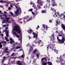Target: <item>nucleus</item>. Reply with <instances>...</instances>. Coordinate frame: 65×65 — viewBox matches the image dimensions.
Wrapping results in <instances>:
<instances>
[{
	"instance_id": "0e129e2a",
	"label": "nucleus",
	"mask_w": 65,
	"mask_h": 65,
	"mask_svg": "<svg viewBox=\"0 0 65 65\" xmlns=\"http://www.w3.org/2000/svg\"><path fill=\"white\" fill-rule=\"evenodd\" d=\"M4 43H6V42L5 41L4 42Z\"/></svg>"
},
{
	"instance_id": "79ce46f5",
	"label": "nucleus",
	"mask_w": 65,
	"mask_h": 65,
	"mask_svg": "<svg viewBox=\"0 0 65 65\" xmlns=\"http://www.w3.org/2000/svg\"><path fill=\"white\" fill-rule=\"evenodd\" d=\"M44 60H45V61H47V59H46V57H45Z\"/></svg>"
},
{
	"instance_id": "58836bf2",
	"label": "nucleus",
	"mask_w": 65,
	"mask_h": 65,
	"mask_svg": "<svg viewBox=\"0 0 65 65\" xmlns=\"http://www.w3.org/2000/svg\"><path fill=\"white\" fill-rule=\"evenodd\" d=\"M24 56H25V55L24 54L21 55V56L22 58H24Z\"/></svg>"
},
{
	"instance_id": "393cba45",
	"label": "nucleus",
	"mask_w": 65,
	"mask_h": 65,
	"mask_svg": "<svg viewBox=\"0 0 65 65\" xmlns=\"http://www.w3.org/2000/svg\"><path fill=\"white\" fill-rule=\"evenodd\" d=\"M21 48V47L20 46H17L16 48V49H18V48Z\"/></svg>"
},
{
	"instance_id": "a211bd4d",
	"label": "nucleus",
	"mask_w": 65,
	"mask_h": 65,
	"mask_svg": "<svg viewBox=\"0 0 65 65\" xmlns=\"http://www.w3.org/2000/svg\"><path fill=\"white\" fill-rule=\"evenodd\" d=\"M65 58V57H64V56H63L61 58H60V61H62L63 60V59H64V58Z\"/></svg>"
},
{
	"instance_id": "0eeeda50",
	"label": "nucleus",
	"mask_w": 65,
	"mask_h": 65,
	"mask_svg": "<svg viewBox=\"0 0 65 65\" xmlns=\"http://www.w3.org/2000/svg\"><path fill=\"white\" fill-rule=\"evenodd\" d=\"M34 12H35L36 13H39V11H38V8L36 7H34Z\"/></svg>"
},
{
	"instance_id": "603ef678",
	"label": "nucleus",
	"mask_w": 65,
	"mask_h": 65,
	"mask_svg": "<svg viewBox=\"0 0 65 65\" xmlns=\"http://www.w3.org/2000/svg\"><path fill=\"white\" fill-rule=\"evenodd\" d=\"M30 20H31V19H28L27 20V22H28V21H29Z\"/></svg>"
},
{
	"instance_id": "5fc2aeb1",
	"label": "nucleus",
	"mask_w": 65,
	"mask_h": 65,
	"mask_svg": "<svg viewBox=\"0 0 65 65\" xmlns=\"http://www.w3.org/2000/svg\"><path fill=\"white\" fill-rule=\"evenodd\" d=\"M1 36H2V37H3V36H4V35H3V34H1Z\"/></svg>"
},
{
	"instance_id": "dca6fc26",
	"label": "nucleus",
	"mask_w": 65,
	"mask_h": 65,
	"mask_svg": "<svg viewBox=\"0 0 65 65\" xmlns=\"http://www.w3.org/2000/svg\"><path fill=\"white\" fill-rule=\"evenodd\" d=\"M27 31H28L29 33L30 34H31V33L32 32V30L31 29H29Z\"/></svg>"
},
{
	"instance_id": "f257e3e1",
	"label": "nucleus",
	"mask_w": 65,
	"mask_h": 65,
	"mask_svg": "<svg viewBox=\"0 0 65 65\" xmlns=\"http://www.w3.org/2000/svg\"><path fill=\"white\" fill-rule=\"evenodd\" d=\"M14 30H12V33L13 35H17V34L14 31H15L16 32L18 33H20L21 32V29L20 27L18 26H15L14 28Z\"/></svg>"
},
{
	"instance_id": "20e7f679",
	"label": "nucleus",
	"mask_w": 65,
	"mask_h": 65,
	"mask_svg": "<svg viewBox=\"0 0 65 65\" xmlns=\"http://www.w3.org/2000/svg\"><path fill=\"white\" fill-rule=\"evenodd\" d=\"M5 19H6L7 20H6L5 19H4V21L2 22V23H6V24L7 23V22L8 23H11V21L9 22V20L10 19V18H5Z\"/></svg>"
},
{
	"instance_id": "f8f14e48",
	"label": "nucleus",
	"mask_w": 65,
	"mask_h": 65,
	"mask_svg": "<svg viewBox=\"0 0 65 65\" xmlns=\"http://www.w3.org/2000/svg\"><path fill=\"white\" fill-rule=\"evenodd\" d=\"M50 3H48L46 4V6L47 8H48L50 7Z\"/></svg>"
},
{
	"instance_id": "338daca9",
	"label": "nucleus",
	"mask_w": 65,
	"mask_h": 65,
	"mask_svg": "<svg viewBox=\"0 0 65 65\" xmlns=\"http://www.w3.org/2000/svg\"><path fill=\"white\" fill-rule=\"evenodd\" d=\"M49 22H50V23H52V22L51 20L49 21Z\"/></svg>"
},
{
	"instance_id": "c9c22d12",
	"label": "nucleus",
	"mask_w": 65,
	"mask_h": 65,
	"mask_svg": "<svg viewBox=\"0 0 65 65\" xmlns=\"http://www.w3.org/2000/svg\"><path fill=\"white\" fill-rule=\"evenodd\" d=\"M14 53H13L11 55V56L12 57V56H14Z\"/></svg>"
},
{
	"instance_id": "473e14b6",
	"label": "nucleus",
	"mask_w": 65,
	"mask_h": 65,
	"mask_svg": "<svg viewBox=\"0 0 65 65\" xmlns=\"http://www.w3.org/2000/svg\"><path fill=\"white\" fill-rule=\"evenodd\" d=\"M6 57L5 56H4L3 58V59H4V60H6Z\"/></svg>"
},
{
	"instance_id": "49530a36",
	"label": "nucleus",
	"mask_w": 65,
	"mask_h": 65,
	"mask_svg": "<svg viewBox=\"0 0 65 65\" xmlns=\"http://www.w3.org/2000/svg\"><path fill=\"white\" fill-rule=\"evenodd\" d=\"M16 37H18V38H20V37L19 36V35H16Z\"/></svg>"
},
{
	"instance_id": "6ab92c4d",
	"label": "nucleus",
	"mask_w": 65,
	"mask_h": 65,
	"mask_svg": "<svg viewBox=\"0 0 65 65\" xmlns=\"http://www.w3.org/2000/svg\"><path fill=\"white\" fill-rule=\"evenodd\" d=\"M44 58H45V57H44V58H42L41 59V62L42 63L43 62V61H44Z\"/></svg>"
},
{
	"instance_id": "c03bdc74",
	"label": "nucleus",
	"mask_w": 65,
	"mask_h": 65,
	"mask_svg": "<svg viewBox=\"0 0 65 65\" xmlns=\"http://www.w3.org/2000/svg\"><path fill=\"white\" fill-rule=\"evenodd\" d=\"M6 25H3V27H6Z\"/></svg>"
},
{
	"instance_id": "4be33fe9",
	"label": "nucleus",
	"mask_w": 65,
	"mask_h": 65,
	"mask_svg": "<svg viewBox=\"0 0 65 65\" xmlns=\"http://www.w3.org/2000/svg\"><path fill=\"white\" fill-rule=\"evenodd\" d=\"M42 13H46V11L44 10H42Z\"/></svg>"
},
{
	"instance_id": "5701e85b",
	"label": "nucleus",
	"mask_w": 65,
	"mask_h": 65,
	"mask_svg": "<svg viewBox=\"0 0 65 65\" xmlns=\"http://www.w3.org/2000/svg\"><path fill=\"white\" fill-rule=\"evenodd\" d=\"M10 40L11 41H12V42H13V43L14 42V41H13V40H12V38H10Z\"/></svg>"
},
{
	"instance_id": "864d4df0",
	"label": "nucleus",
	"mask_w": 65,
	"mask_h": 65,
	"mask_svg": "<svg viewBox=\"0 0 65 65\" xmlns=\"http://www.w3.org/2000/svg\"><path fill=\"white\" fill-rule=\"evenodd\" d=\"M8 9L9 10H10V9H11V8L10 7H9L8 8Z\"/></svg>"
},
{
	"instance_id": "423d86ee",
	"label": "nucleus",
	"mask_w": 65,
	"mask_h": 65,
	"mask_svg": "<svg viewBox=\"0 0 65 65\" xmlns=\"http://www.w3.org/2000/svg\"><path fill=\"white\" fill-rule=\"evenodd\" d=\"M32 34L34 35V37H35L36 38V40H38V39H39L38 38H37V36H38V34H35L34 32H33L32 33Z\"/></svg>"
},
{
	"instance_id": "680f3d73",
	"label": "nucleus",
	"mask_w": 65,
	"mask_h": 65,
	"mask_svg": "<svg viewBox=\"0 0 65 65\" xmlns=\"http://www.w3.org/2000/svg\"><path fill=\"white\" fill-rule=\"evenodd\" d=\"M10 43H11V44H12V43H12V42L11 41H10Z\"/></svg>"
},
{
	"instance_id": "2f4dec72",
	"label": "nucleus",
	"mask_w": 65,
	"mask_h": 65,
	"mask_svg": "<svg viewBox=\"0 0 65 65\" xmlns=\"http://www.w3.org/2000/svg\"><path fill=\"white\" fill-rule=\"evenodd\" d=\"M30 50L31 51H32L33 50V48H32L31 47L30 48Z\"/></svg>"
},
{
	"instance_id": "4c0bfd02",
	"label": "nucleus",
	"mask_w": 65,
	"mask_h": 65,
	"mask_svg": "<svg viewBox=\"0 0 65 65\" xmlns=\"http://www.w3.org/2000/svg\"><path fill=\"white\" fill-rule=\"evenodd\" d=\"M56 62H57V63H59L60 62L59 61V60L57 59L56 60Z\"/></svg>"
},
{
	"instance_id": "13d9d810",
	"label": "nucleus",
	"mask_w": 65,
	"mask_h": 65,
	"mask_svg": "<svg viewBox=\"0 0 65 65\" xmlns=\"http://www.w3.org/2000/svg\"><path fill=\"white\" fill-rule=\"evenodd\" d=\"M5 60H4V59H3L2 60V61L3 62H4V61H5Z\"/></svg>"
},
{
	"instance_id": "f704fd0d",
	"label": "nucleus",
	"mask_w": 65,
	"mask_h": 65,
	"mask_svg": "<svg viewBox=\"0 0 65 65\" xmlns=\"http://www.w3.org/2000/svg\"><path fill=\"white\" fill-rule=\"evenodd\" d=\"M30 4L31 5H32V4H33V5H34V4H35L34 3H33V2H30Z\"/></svg>"
},
{
	"instance_id": "bb28decb",
	"label": "nucleus",
	"mask_w": 65,
	"mask_h": 65,
	"mask_svg": "<svg viewBox=\"0 0 65 65\" xmlns=\"http://www.w3.org/2000/svg\"><path fill=\"white\" fill-rule=\"evenodd\" d=\"M51 10H52L53 11H55V12H56V10H55V9H54L53 8H52L51 9Z\"/></svg>"
},
{
	"instance_id": "bf43d9fd",
	"label": "nucleus",
	"mask_w": 65,
	"mask_h": 65,
	"mask_svg": "<svg viewBox=\"0 0 65 65\" xmlns=\"http://www.w3.org/2000/svg\"><path fill=\"white\" fill-rule=\"evenodd\" d=\"M56 24H58V21H56Z\"/></svg>"
},
{
	"instance_id": "69168bd1",
	"label": "nucleus",
	"mask_w": 65,
	"mask_h": 65,
	"mask_svg": "<svg viewBox=\"0 0 65 65\" xmlns=\"http://www.w3.org/2000/svg\"><path fill=\"white\" fill-rule=\"evenodd\" d=\"M10 6H11V7H13V6H12V5H10Z\"/></svg>"
},
{
	"instance_id": "052dcab7",
	"label": "nucleus",
	"mask_w": 65,
	"mask_h": 65,
	"mask_svg": "<svg viewBox=\"0 0 65 65\" xmlns=\"http://www.w3.org/2000/svg\"><path fill=\"white\" fill-rule=\"evenodd\" d=\"M8 29V27H6L5 28V29Z\"/></svg>"
},
{
	"instance_id": "e433bc0d",
	"label": "nucleus",
	"mask_w": 65,
	"mask_h": 65,
	"mask_svg": "<svg viewBox=\"0 0 65 65\" xmlns=\"http://www.w3.org/2000/svg\"><path fill=\"white\" fill-rule=\"evenodd\" d=\"M43 27L44 28V29H45V25H43Z\"/></svg>"
},
{
	"instance_id": "2eb2a0df",
	"label": "nucleus",
	"mask_w": 65,
	"mask_h": 65,
	"mask_svg": "<svg viewBox=\"0 0 65 65\" xmlns=\"http://www.w3.org/2000/svg\"><path fill=\"white\" fill-rule=\"evenodd\" d=\"M37 52H38V50L36 49H35L33 51V53H36Z\"/></svg>"
},
{
	"instance_id": "39448f33",
	"label": "nucleus",
	"mask_w": 65,
	"mask_h": 65,
	"mask_svg": "<svg viewBox=\"0 0 65 65\" xmlns=\"http://www.w3.org/2000/svg\"><path fill=\"white\" fill-rule=\"evenodd\" d=\"M51 38V41H52L53 42H55L54 40L55 39V38L54 36V34L52 35H51V36L50 37Z\"/></svg>"
},
{
	"instance_id": "774afa93",
	"label": "nucleus",
	"mask_w": 65,
	"mask_h": 65,
	"mask_svg": "<svg viewBox=\"0 0 65 65\" xmlns=\"http://www.w3.org/2000/svg\"><path fill=\"white\" fill-rule=\"evenodd\" d=\"M14 52H16V50H14Z\"/></svg>"
},
{
	"instance_id": "e2e57ef3",
	"label": "nucleus",
	"mask_w": 65,
	"mask_h": 65,
	"mask_svg": "<svg viewBox=\"0 0 65 65\" xmlns=\"http://www.w3.org/2000/svg\"><path fill=\"white\" fill-rule=\"evenodd\" d=\"M4 13H7V12H6V11H5L4 12Z\"/></svg>"
},
{
	"instance_id": "7ed1b4c3",
	"label": "nucleus",
	"mask_w": 65,
	"mask_h": 65,
	"mask_svg": "<svg viewBox=\"0 0 65 65\" xmlns=\"http://www.w3.org/2000/svg\"><path fill=\"white\" fill-rule=\"evenodd\" d=\"M13 5L15 6L16 8L17 9H18L19 10H19L18 9L17 10V11H15L14 12L16 14H18V12H21V9H20V6L19 5H18L16 4H13Z\"/></svg>"
},
{
	"instance_id": "412c9836",
	"label": "nucleus",
	"mask_w": 65,
	"mask_h": 65,
	"mask_svg": "<svg viewBox=\"0 0 65 65\" xmlns=\"http://www.w3.org/2000/svg\"><path fill=\"white\" fill-rule=\"evenodd\" d=\"M5 38L7 41H9V40L6 37H5Z\"/></svg>"
},
{
	"instance_id": "a18cd8bd",
	"label": "nucleus",
	"mask_w": 65,
	"mask_h": 65,
	"mask_svg": "<svg viewBox=\"0 0 65 65\" xmlns=\"http://www.w3.org/2000/svg\"><path fill=\"white\" fill-rule=\"evenodd\" d=\"M10 13L12 15H13V13H12V12H10Z\"/></svg>"
},
{
	"instance_id": "9d476101",
	"label": "nucleus",
	"mask_w": 65,
	"mask_h": 65,
	"mask_svg": "<svg viewBox=\"0 0 65 65\" xmlns=\"http://www.w3.org/2000/svg\"><path fill=\"white\" fill-rule=\"evenodd\" d=\"M4 32H6V36L7 37H8V36H9L8 35V33H9V30H4Z\"/></svg>"
},
{
	"instance_id": "cd10ccee",
	"label": "nucleus",
	"mask_w": 65,
	"mask_h": 65,
	"mask_svg": "<svg viewBox=\"0 0 65 65\" xmlns=\"http://www.w3.org/2000/svg\"><path fill=\"white\" fill-rule=\"evenodd\" d=\"M38 44H39L40 43V42H39V41L40 42H41V40H38Z\"/></svg>"
},
{
	"instance_id": "72a5a7b5",
	"label": "nucleus",
	"mask_w": 65,
	"mask_h": 65,
	"mask_svg": "<svg viewBox=\"0 0 65 65\" xmlns=\"http://www.w3.org/2000/svg\"><path fill=\"white\" fill-rule=\"evenodd\" d=\"M32 10H33V9L31 8V9H29L28 11H32Z\"/></svg>"
},
{
	"instance_id": "7c9ffc66",
	"label": "nucleus",
	"mask_w": 65,
	"mask_h": 65,
	"mask_svg": "<svg viewBox=\"0 0 65 65\" xmlns=\"http://www.w3.org/2000/svg\"><path fill=\"white\" fill-rule=\"evenodd\" d=\"M2 47V45L0 43V49Z\"/></svg>"
},
{
	"instance_id": "09e8293b",
	"label": "nucleus",
	"mask_w": 65,
	"mask_h": 65,
	"mask_svg": "<svg viewBox=\"0 0 65 65\" xmlns=\"http://www.w3.org/2000/svg\"><path fill=\"white\" fill-rule=\"evenodd\" d=\"M46 31H47V25H46Z\"/></svg>"
},
{
	"instance_id": "9b49d317",
	"label": "nucleus",
	"mask_w": 65,
	"mask_h": 65,
	"mask_svg": "<svg viewBox=\"0 0 65 65\" xmlns=\"http://www.w3.org/2000/svg\"><path fill=\"white\" fill-rule=\"evenodd\" d=\"M51 45H52V46H50V48H52V50L53 51V50H54V49H53V47H54V46L55 45V44H54V43H53V44H51Z\"/></svg>"
},
{
	"instance_id": "ddd939ff",
	"label": "nucleus",
	"mask_w": 65,
	"mask_h": 65,
	"mask_svg": "<svg viewBox=\"0 0 65 65\" xmlns=\"http://www.w3.org/2000/svg\"><path fill=\"white\" fill-rule=\"evenodd\" d=\"M18 65H22L23 64L21 62H20V61H18L16 63Z\"/></svg>"
},
{
	"instance_id": "8fccbe9b",
	"label": "nucleus",
	"mask_w": 65,
	"mask_h": 65,
	"mask_svg": "<svg viewBox=\"0 0 65 65\" xmlns=\"http://www.w3.org/2000/svg\"><path fill=\"white\" fill-rule=\"evenodd\" d=\"M31 12L32 14H35V13H34V12L32 11Z\"/></svg>"
},
{
	"instance_id": "f3484780",
	"label": "nucleus",
	"mask_w": 65,
	"mask_h": 65,
	"mask_svg": "<svg viewBox=\"0 0 65 65\" xmlns=\"http://www.w3.org/2000/svg\"><path fill=\"white\" fill-rule=\"evenodd\" d=\"M42 63L43 65H47V63L46 62H43Z\"/></svg>"
},
{
	"instance_id": "b1692460",
	"label": "nucleus",
	"mask_w": 65,
	"mask_h": 65,
	"mask_svg": "<svg viewBox=\"0 0 65 65\" xmlns=\"http://www.w3.org/2000/svg\"><path fill=\"white\" fill-rule=\"evenodd\" d=\"M37 6L38 7L39 9H40L41 8V7H40V6H39V5H37Z\"/></svg>"
},
{
	"instance_id": "3c124183",
	"label": "nucleus",
	"mask_w": 65,
	"mask_h": 65,
	"mask_svg": "<svg viewBox=\"0 0 65 65\" xmlns=\"http://www.w3.org/2000/svg\"><path fill=\"white\" fill-rule=\"evenodd\" d=\"M4 16H5V17H7V15H3Z\"/></svg>"
},
{
	"instance_id": "a19ab883",
	"label": "nucleus",
	"mask_w": 65,
	"mask_h": 65,
	"mask_svg": "<svg viewBox=\"0 0 65 65\" xmlns=\"http://www.w3.org/2000/svg\"><path fill=\"white\" fill-rule=\"evenodd\" d=\"M0 2L1 3H4L5 2L3 1H0Z\"/></svg>"
},
{
	"instance_id": "de8ad7c7",
	"label": "nucleus",
	"mask_w": 65,
	"mask_h": 65,
	"mask_svg": "<svg viewBox=\"0 0 65 65\" xmlns=\"http://www.w3.org/2000/svg\"><path fill=\"white\" fill-rule=\"evenodd\" d=\"M37 57H39V55L38 54H37L36 55Z\"/></svg>"
},
{
	"instance_id": "4468645a",
	"label": "nucleus",
	"mask_w": 65,
	"mask_h": 65,
	"mask_svg": "<svg viewBox=\"0 0 65 65\" xmlns=\"http://www.w3.org/2000/svg\"><path fill=\"white\" fill-rule=\"evenodd\" d=\"M61 27L64 30V31H65V26L63 24H62L61 25Z\"/></svg>"
},
{
	"instance_id": "37998d69",
	"label": "nucleus",
	"mask_w": 65,
	"mask_h": 65,
	"mask_svg": "<svg viewBox=\"0 0 65 65\" xmlns=\"http://www.w3.org/2000/svg\"><path fill=\"white\" fill-rule=\"evenodd\" d=\"M6 52L7 54H9V51H6Z\"/></svg>"
},
{
	"instance_id": "aec40b11",
	"label": "nucleus",
	"mask_w": 65,
	"mask_h": 65,
	"mask_svg": "<svg viewBox=\"0 0 65 65\" xmlns=\"http://www.w3.org/2000/svg\"><path fill=\"white\" fill-rule=\"evenodd\" d=\"M47 63L49 65H53L52 63L50 61L48 62Z\"/></svg>"
},
{
	"instance_id": "ea45409f",
	"label": "nucleus",
	"mask_w": 65,
	"mask_h": 65,
	"mask_svg": "<svg viewBox=\"0 0 65 65\" xmlns=\"http://www.w3.org/2000/svg\"><path fill=\"white\" fill-rule=\"evenodd\" d=\"M55 52L56 53V54H58V51H57L56 49L55 50Z\"/></svg>"
},
{
	"instance_id": "a878e982",
	"label": "nucleus",
	"mask_w": 65,
	"mask_h": 65,
	"mask_svg": "<svg viewBox=\"0 0 65 65\" xmlns=\"http://www.w3.org/2000/svg\"><path fill=\"white\" fill-rule=\"evenodd\" d=\"M28 17H25L23 18V19H24V20H26L27 19H28Z\"/></svg>"
},
{
	"instance_id": "6e6552de",
	"label": "nucleus",
	"mask_w": 65,
	"mask_h": 65,
	"mask_svg": "<svg viewBox=\"0 0 65 65\" xmlns=\"http://www.w3.org/2000/svg\"><path fill=\"white\" fill-rule=\"evenodd\" d=\"M37 3L38 4L41 6H42L43 5L41 0H38L37 1Z\"/></svg>"
},
{
	"instance_id": "c85d7f7f",
	"label": "nucleus",
	"mask_w": 65,
	"mask_h": 65,
	"mask_svg": "<svg viewBox=\"0 0 65 65\" xmlns=\"http://www.w3.org/2000/svg\"><path fill=\"white\" fill-rule=\"evenodd\" d=\"M35 61H34L33 60L32 61L31 63H32V64H34V63H35Z\"/></svg>"
},
{
	"instance_id": "6e6d98bb",
	"label": "nucleus",
	"mask_w": 65,
	"mask_h": 65,
	"mask_svg": "<svg viewBox=\"0 0 65 65\" xmlns=\"http://www.w3.org/2000/svg\"><path fill=\"white\" fill-rule=\"evenodd\" d=\"M16 2H19L20 1V0H15Z\"/></svg>"
},
{
	"instance_id": "1a4fd4ad",
	"label": "nucleus",
	"mask_w": 65,
	"mask_h": 65,
	"mask_svg": "<svg viewBox=\"0 0 65 65\" xmlns=\"http://www.w3.org/2000/svg\"><path fill=\"white\" fill-rule=\"evenodd\" d=\"M52 5L53 6H56V5H57V4L55 3V0H52Z\"/></svg>"
},
{
	"instance_id": "f03ea898",
	"label": "nucleus",
	"mask_w": 65,
	"mask_h": 65,
	"mask_svg": "<svg viewBox=\"0 0 65 65\" xmlns=\"http://www.w3.org/2000/svg\"><path fill=\"white\" fill-rule=\"evenodd\" d=\"M59 36H61L62 37L61 40H60L59 39ZM57 40L58 41V43L60 44H62V43H63L65 40V38L64 37H63L62 36V35L61 34L58 35V36L57 37Z\"/></svg>"
},
{
	"instance_id": "4d7b16f0",
	"label": "nucleus",
	"mask_w": 65,
	"mask_h": 65,
	"mask_svg": "<svg viewBox=\"0 0 65 65\" xmlns=\"http://www.w3.org/2000/svg\"><path fill=\"white\" fill-rule=\"evenodd\" d=\"M8 49L7 48H6V49H5V51H7V50H8Z\"/></svg>"
},
{
	"instance_id": "c756f323",
	"label": "nucleus",
	"mask_w": 65,
	"mask_h": 65,
	"mask_svg": "<svg viewBox=\"0 0 65 65\" xmlns=\"http://www.w3.org/2000/svg\"><path fill=\"white\" fill-rule=\"evenodd\" d=\"M37 41H38V40L37 41H36V40H35L33 41V43L34 42H35V43L36 44L37 43H38V42Z\"/></svg>"
}]
</instances>
